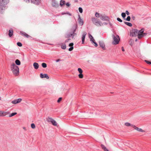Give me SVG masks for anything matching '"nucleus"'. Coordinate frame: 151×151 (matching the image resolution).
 <instances>
[{
    "label": "nucleus",
    "instance_id": "obj_1",
    "mask_svg": "<svg viewBox=\"0 0 151 151\" xmlns=\"http://www.w3.org/2000/svg\"><path fill=\"white\" fill-rule=\"evenodd\" d=\"M9 2V0H0V13L3 14L4 13L6 5Z\"/></svg>",
    "mask_w": 151,
    "mask_h": 151
},
{
    "label": "nucleus",
    "instance_id": "obj_2",
    "mask_svg": "<svg viewBox=\"0 0 151 151\" xmlns=\"http://www.w3.org/2000/svg\"><path fill=\"white\" fill-rule=\"evenodd\" d=\"M11 70L15 76H17L19 74V68L18 66L14 63H13L11 65Z\"/></svg>",
    "mask_w": 151,
    "mask_h": 151
},
{
    "label": "nucleus",
    "instance_id": "obj_3",
    "mask_svg": "<svg viewBox=\"0 0 151 151\" xmlns=\"http://www.w3.org/2000/svg\"><path fill=\"white\" fill-rule=\"evenodd\" d=\"M112 37L113 39V44L114 45H116L119 43L120 40L119 36L117 35H113Z\"/></svg>",
    "mask_w": 151,
    "mask_h": 151
},
{
    "label": "nucleus",
    "instance_id": "obj_4",
    "mask_svg": "<svg viewBox=\"0 0 151 151\" xmlns=\"http://www.w3.org/2000/svg\"><path fill=\"white\" fill-rule=\"evenodd\" d=\"M140 30H138L137 29H134L132 30V32L131 33V35L132 36H137L138 38V35L139 34H140Z\"/></svg>",
    "mask_w": 151,
    "mask_h": 151
},
{
    "label": "nucleus",
    "instance_id": "obj_5",
    "mask_svg": "<svg viewBox=\"0 0 151 151\" xmlns=\"http://www.w3.org/2000/svg\"><path fill=\"white\" fill-rule=\"evenodd\" d=\"M46 119L47 122H51L53 125L54 126H57L58 124L57 122L52 118L48 117L47 118H46Z\"/></svg>",
    "mask_w": 151,
    "mask_h": 151
},
{
    "label": "nucleus",
    "instance_id": "obj_6",
    "mask_svg": "<svg viewBox=\"0 0 151 151\" xmlns=\"http://www.w3.org/2000/svg\"><path fill=\"white\" fill-rule=\"evenodd\" d=\"M144 29L142 28L140 30V32L139 33V34L138 35V38L140 39L141 38L143 37L144 36H146L147 35V33H143L144 31Z\"/></svg>",
    "mask_w": 151,
    "mask_h": 151
},
{
    "label": "nucleus",
    "instance_id": "obj_7",
    "mask_svg": "<svg viewBox=\"0 0 151 151\" xmlns=\"http://www.w3.org/2000/svg\"><path fill=\"white\" fill-rule=\"evenodd\" d=\"M100 18L102 21H109V18L107 16L102 14H100Z\"/></svg>",
    "mask_w": 151,
    "mask_h": 151
},
{
    "label": "nucleus",
    "instance_id": "obj_8",
    "mask_svg": "<svg viewBox=\"0 0 151 151\" xmlns=\"http://www.w3.org/2000/svg\"><path fill=\"white\" fill-rule=\"evenodd\" d=\"M78 22L79 24L80 25L82 26L83 25L84 23V21L83 19L81 18L80 15L79 14H78Z\"/></svg>",
    "mask_w": 151,
    "mask_h": 151
},
{
    "label": "nucleus",
    "instance_id": "obj_9",
    "mask_svg": "<svg viewBox=\"0 0 151 151\" xmlns=\"http://www.w3.org/2000/svg\"><path fill=\"white\" fill-rule=\"evenodd\" d=\"M52 5L53 7L55 8H57L59 6L58 4L55 0H52Z\"/></svg>",
    "mask_w": 151,
    "mask_h": 151
},
{
    "label": "nucleus",
    "instance_id": "obj_10",
    "mask_svg": "<svg viewBox=\"0 0 151 151\" xmlns=\"http://www.w3.org/2000/svg\"><path fill=\"white\" fill-rule=\"evenodd\" d=\"M31 2L35 4L38 5L41 2V0H31Z\"/></svg>",
    "mask_w": 151,
    "mask_h": 151
},
{
    "label": "nucleus",
    "instance_id": "obj_11",
    "mask_svg": "<svg viewBox=\"0 0 151 151\" xmlns=\"http://www.w3.org/2000/svg\"><path fill=\"white\" fill-rule=\"evenodd\" d=\"M78 71L80 73L78 75L79 78H82L83 77V75L82 74V70L81 68H78Z\"/></svg>",
    "mask_w": 151,
    "mask_h": 151
},
{
    "label": "nucleus",
    "instance_id": "obj_12",
    "mask_svg": "<svg viewBox=\"0 0 151 151\" xmlns=\"http://www.w3.org/2000/svg\"><path fill=\"white\" fill-rule=\"evenodd\" d=\"M40 77L41 78H46L47 79H48L49 78V77L46 74H43L41 73L40 74Z\"/></svg>",
    "mask_w": 151,
    "mask_h": 151
},
{
    "label": "nucleus",
    "instance_id": "obj_13",
    "mask_svg": "<svg viewBox=\"0 0 151 151\" xmlns=\"http://www.w3.org/2000/svg\"><path fill=\"white\" fill-rule=\"evenodd\" d=\"M132 127L134 129H136L137 131L140 132H144V131L141 128H138V127H136L135 125H132Z\"/></svg>",
    "mask_w": 151,
    "mask_h": 151
},
{
    "label": "nucleus",
    "instance_id": "obj_14",
    "mask_svg": "<svg viewBox=\"0 0 151 151\" xmlns=\"http://www.w3.org/2000/svg\"><path fill=\"white\" fill-rule=\"evenodd\" d=\"M22 99H15L12 101V103L13 104H16L20 102Z\"/></svg>",
    "mask_w": 151,
    "mask_h": 151
},
{
    "label": "nucleus",
    "instance_id": "obj_15",
    "mask_svg": "<svg viewBox=\"0 0 151 151\" xmlns=\"http://www.w3.org/2000/svg\"><path fill=\"white\" fill-rule=\"evenodd\" d=\"M100 46L104 50L105 49V45L103 42L99 41V42Z\"/></svg>",
    "mask_w": 151,
    "mask_h": 151
},
{
    "label": "nucleus",
    "instance_id": "obj_16",
    "mask_svg": "<svg viewBox=\"0 0 151 151\" xmlns=\"http://www.w3.org/2000/svg\"><path fill=\"white\" fill-rule=\"evenodd\" d=\"M86 32H84L83 33V34H82V44L84 43L85 37L86 35Z\"/></svg>",
    "mask_w": 151,
    "mask_h": 151
},
{
    "label": "nucleus",
    "instance_id": "obj_17",
    "mask_svg": "<svg viewBox=\"0 0 151 151\" xmlns=\"http://www.w3.org/2000/svg\"><path fill=\"white\" fill-rule=\"evenodd\" d=\"M88 37L90 39V40L91 42L92 43L95 41V40L94 38H93V37L90 34H88Z\"/></svg>",
    "mask_w": 151,
    "mask_h": 151
},
{
    "label": "nucleus",
    "instance_id": "obj_18",
    "mask_svg": "<svg viewBox=\"0 0 151 151\" xmlns=\"http://www.w3.org/2000/svg\"><path fill=\"white\" fill-rule=\"evenodd\" d=\"M73 43H70L69 44V46H71L70 48H69L68 50L69 51H72L73 49Z\"/></svg>",
    "mask_w": 151,
    "mask_h": 151
},
{
    "label": "nucleus",
    "instance_id": "obj_19",
    "mask_svg": "<svg viewBox=\"0 0 151 151\" xmlns=\"http://www.w3.org/2000/svg\"><path fill=\"white\" fill-rule=\"evenodd\" d=\"M33 65L35 69H37L39 68V65L37 63H33Z\"/></svg>",
    "mask_w": 151,
    "mask_h": 151
},
{
    "label": "nucleus",
    "instance_id": "obj_20",
    "mask_svg": "<svg viewBox=\"0 0 151 151\" xmlns=\"http://www.w3.org/2000/svg\"><path fill=\"white\" fill-rule=\"evenodd\" d=\"M98 19L94 17L92 18L91 19L92 22L94 24H96V23L98 21Z\"/></svg>",
    "mask_w": 151,
    "mask_h": 151
},
{
    "label": "nucleus",
    "instance_id": "obj_21",
    "mask_svg": "<svg viewBox=\"0 0 151 151\" xmlns=\"http://www.w3.org/2000/svg\"><path fill=\"white\" fill-rule=\"evenodd\" d=\"M101 22L99 20L96 23L95 25L97 26H101Z\"/></svg>",
    "mask_w": 151,
    "mask_h": 151
},
{
    "label": "nucleus",
    "instance_id": "obj_22",
    "mask_svg": "<svg viewBox=\"0 0 151 151\" xmlns=\"http://www.w3.org/2000/svg\"><path fill=\"white\" fill-rule=\"evenodd\" d=\"M13 31L12 29L9 30V37H11L13 34Z\"/></svg>",
    "mask_w": 151,
    "mask_h": 151
},
{
    "label": "nucleus",
    "instance_id": "obj_23",
    "mask_svg": "<svg viewBox=\"0 0 151 151\" xmlns=\"http://www.w3.org/2000/svg\"><path fill=\"white\" fill-rule=\"evenodd\" d=\"M101 146L104 151H109L106 147L103 145L101 144Z\"/></svg>",
    "mask_w": 151,
    "mask_h": 151
},
{
    "label": "nucleus",
    "instance_id": "obj_24",
    "mask_svg": "<svg viewBox=\"0 0 151 151\" xmlns=\"http://www.w3.org/2000/svg\"><path fill=\"white\" fill-rule=\"evenodd\" d=\"M8 113L2 111H0V116H4L6 115V114Z\"/></svg>",
    "mask_w": 151,
    "mask_h": 151
},
{
    "label": "nucleus",
    "instance_id": "obj_25",
    "mask_svg": "<svg viewBox=\"0 0 151 151\" xmlns=\"http://www.w3.org/2000/svg\"><path fill=\"white\" fill-rule=\"evenodd\" d=\"M15 63L17 65H20L21 64V62L18 59H17L15 60Z\"/></svg>",
    "mask_w": 151,
    "mask_h": 151
},
{
    "label": "nucleus",
    "instance_id": "obj_26",
    "mask_svg": "<svg viewBox=\"0 0 151 151\" xmlns=\"http://www.w3.org/2000/svg\"><path fill=\"white\" fill-rule=\"evenodd\" d=\"M76 31V29H73V32H72L69 35H68V37H71L72 36H73V35H74L75 34V33H74V32H75ZM73 36H74V35H73Z\"/></svg>",
    "mask_w": 151,
    "mask_h": 151
},
{
    "label": "nucleus",
    "instance_id": "obj_27",
    "mask_svg": "<svg viewBox=\"0 0 151 151\" xmlns=\"http://www.w3.org/2000/svg\"><path fill=\"white\" fill-rule=\"evenodd\" d=\"M124 23L129 27H131L132 26V24L130 22H124Z\"/></svg>",
    "mask_w": 151,
    "mask_h": 151
},
{
    "label": "nucleus",
    "instance_id": "obj_28",
    "mask_svg": "<svg viewBox=\"0 0 151 151\" xmlns=\"http://www.w3.org/2000/svg\"><path fill=\"white\" fill-rule=\"evenodd\" d=\"M65 1H64L61 0L60 1V5L61 6H63V5L65 4Z\"/></svg>",
    "mask_w": 151,
    "mask_h": 151
},
{
    "label": "nucleus",
    "instance_id": "obj_29",
    "mask_svg": "<svg viewBox=\"0 0 151 151\" xmlns=\"http://www.w3.org/2000/svg\"><path fill=\"white\" fill-rule=\"evenodd\" d=\"M62 45H61V48L63 49H65L66 48V46L65 44L62 43Z\"/></svg>",
    "mask_w": 151,
    "mask_h": 151
},
{
    "label": "nucleus",
    "instance_id": "obj_30",
    "mask_svg": "<svg viewBox=\"0 0 151 151\" xmlns=\"http://www.w3.org/2000/svg\"><path fill=\"white\" fill-rule=\"evenodd\" d=\"M43 68H46L47 67V65L46 63H42L41 64Z\"/></svg>",
    "mask_w": 151,
    "mask_h": 151
},
{
    "label": "nucleus",
    "instance_id": "obj_31",
    "mask_svg": "<svg viewBox=\"0 0 151 151\" xmlns=\"http://www.w3.org/2000/svg\"><path fill=\"white\" fill-rule=\"evenodd\" d=\"M121 15L122 17H123V19H125V17L126 16V14L125 13L123 12L121 14Z\"/></svg>",
    "mask_w": 151,
    "mask_h": 151
},
{
    "label": "nucleus",
    "instance_id": "obj_32",
    "mask_svg": "<svg viewBox=\"0 0 151 151\" xmlns=\"http://www.w3.org/2000/svg\"><path fill=\"white\" fill-rule=\"evenodd\" d=\"M125 125L127 126H131L132 127V125H133V124H131L130 123L128 122H126L125 123Z\"/></svg>",
    "mask_w": 151,
    "mask_h": 151
},
{
    "label": "nucleus",
    "instance_id": "obj_33",
    "mask_svg": "<svg viewBox=\"0 0 151 151\" xmlns=\"http://www.w3.org/2000/svg\"><path fill=\"white\" fill-rule=\"evenodd\" d=\"M100 15L99 13L97 12L96 13L95 16L97 18H99V17H100Z\"/></svg>",
    "mask_w": 151,
    "mask_h": 151
},
{
    "label": "nucleus",
    "instance_id": "obj_34",
    "mask_svg": "<svg viewBox=\"0 0 151 151\" xmlns=\"http://www.w3.org/2000/svg\"><path fill=\"white\" fill-rule=\"evenodd\" d=\"M130 17L129 16H128L126 19H124V20H126L128 21H130Z\"/></svg>",
    "mask_w": 151,
    "mask_h": 151
},
{
    "label": "nucleus",
    "instance_id": "obj_35",
    "mask_svg": "<svg viewBox=\"0 0 151 151\" xmlns=\"http://www.w3.org/2000/svg\"><path fill=\"white\" fill-rule=\"evenodd\" d=\"M17 114V113H16V112L12 113L9 116V117H12V116L16 115Z\"/></svg>",
    "mask_w": 151,
    "mask_h": 151
},
{
    "label": "nucleus",
    "instance_id": "obj_36",
    "mask_svg": "<svg viewBox=\"0 0 151 151\" xmlns=\"http://www.w3.org/2000/svg\"><path fill=\"white\" fill-rule=\"evenodd\" d=\"M68 14V15H70V16L71 15V14L70 13H69L68 12H66V13L62 12V15H64V14Z\"/></svg>",
    "mask_w": 151,
    "mask_h": 151
},
{
    "label": "nucleus",
    "instance_id": "obj_37",
    "mask_svg": "<svg viewBox=\"0 0 151 151\" xmlns=\"http://www.w3.org/2000/svg\"><path fill=\"white\" fill-rule=\"evenodd\" d=\"M78 10H79V12L81 13H82L83 11V10L82 8L81 7H79V9H78Z\"/></svg>",
    "mask_w": 151,
    "mask_h": 151
},
{
    "label": "nucleus",
    "instance_id": "obj_38",
    "mask_svg": "<svg viewBox=\"0 0 151 151\" xmlns=\"http://www.w3.org/2000/svg\"><path fill=\"white\" fill-rule=\"evenodd\" d=\"M17 45L19 47H21L22 46V44L19 42H18L17 43Z\"/></svg>",
    "mask_w": 151,
    "mask_h": 151
},
{
    "label": "nucleus",
    "instance_id": "obj_39",
    "mask_svg": "<svg viewBox=\"0 0 151 151\" xmlns=\"http://www.w3.org/2000/svg\"><path fill=\"white\" fill-rule=\"evenodd\" d=\"M31 127L32 129L35 128V124L33 123L32 124H31Z\"/></svg>",
    "mask_w": 151,
    "mask_h": 151
},
{
    "label": "nucleus",
    "instance_id": "obj_40",
    "mask_svg": "<svg viewBox=\"0 0 151 151\" xmlns=\"http://www.w3.org/2000/svg\"><path fill=\"white\" fill-rule=\"evenodd\" d=\"M92 43H94V45L95 47H96L98 46V44L97 43L95 42H93Z\"/></svg>",
    "mask_w": 151,
    "mask_h": 151
},
{
    "label": "nucleus",
    "instance_id": "obj_41",
    "mask_svg": "<svg viewBox=\"0 0 151 151\" xmlns=\"http://www.w3.org/2000/svg\"><path fill=\"white\" fill-rule=\"evenodd\" d=\"M20 34L24 36V35L26 33L22 31H20Z\"/></svg>",
    "mask_w": 151,
    "mask_h": 151
},
{
    "label": "nucleus",
    "instance_id": "obj_42",
    "mask_svg": "<svg viewBox=\"0 0 151 151\" xmlns=\"http://www.w3.org/2000/svg\"><path fill=\"white\" fill-rule=\"evenodd\" d=\"M62 99V98L61 97L59 98L58 99V100L57 101V102L58 103L60 102L61 101Z\"/></svg>",
    "mask_w": 151,
    "mask_h": 151
},
{
    "label": "nucleus",
    "instance_id": "obj_43",
    "mask_svg": "<svg viewBox=\"0 0 151 151\" xmlns=\"http://www.w3.org/2000/svg\"><path fill=\"white\" fill-rule=\"evenodd\" d=\"M117 20L118 21L120 22H122V20L119 18H117Z\"/></svg>",
    "mask_w": 151,
    "mask_h": 151
},
{
    "label": "nucleus",
    "instance_id": "obj_44",
    "mask_svg": "<svg viewBox=\"0 0 151 151\" xmlns=\"http://www.w3.org/2000/svg\"><path fill=\"white\" fill-rule=\"evenodd\" d=\"M145 61L148 64H151V62L147 60H145Z\"/></svg>",
    "mask_w": 151,
    "mask_h": 151
},
{
    "label": "nucleus",
    "instance_id": "obj_45",
    "mask_svg": "<svg viewBox=\"0 0 151 151\" xmlns=\"http://www.w3.org/2000/svg\"><path fill=\"white\" fill-rule=\"evenodd\" d=\"M101 24H102V25H101V26H102L104 25H106L107 24V23H106V22H104L103 23H102L101 22Z\"/></svg>",
    "mask_w": 151,
    "mask_h": 151
},
{
    "label": "nucleus",
    "instance_id": "obj_46",
    "mask_svg": "<svg viewBox=\"0 0 151 151\" xmlns=\"http://www.w3.org/2000/svg\"><path fill=\"white\" fill-rule=\"evenodd\" d=\"M70 40V39H68L66 40H65V43L68 42Z\"/></svg>",
    "mask_w": 151,
    "mask_h": 151
},
{
    "label": "nucleus",
    "instance_id": "obj_47",
    "mask_svg": "<svg viewBox=\"0 0 151 151\" xmlns=\"http://www.w3.org/2000/svg\"><path fill=\"white\" fill-rule=\"evenodd\" d=\"M125 14L127 15H129V13L127 10H126L125 12Z\"/></svg>",
    "mask_w": 151,
    "mask_h": 151
},
{
    "label": "nucleus",
    "instance_id": "obj_48",
    "mask_svg": "<svg viewBox=\"0 0 151 151\" xmlns=\"http://www.w3.org/2000/svg\"><path fill=\"white\" fill-rule=\"evenodd\" d=\"M25 36L26 37H27V38H28L29 37V35H28V34H26V33L24 35V36Z\"/></svg>",
    "mask_w": 151,
    "mask_h": 151
},
{
    "label": "nucleus",
    "instance_id": "obj_49",
    "mask_svg": "<svg viewBox=\"0 0 151 151\" xmlns=\"http://www.w3.org/2000/svg\"><path fill=\"white\" fill-rule=\"evenodd\" d=\"M66 5L68 6H70V4L68 2L67 3H66Z\"/></svg>",
    "mask_w": 151,
    "mask_h": 151
},
{
    "label": "nucleus",
    "instance_id": "obj_50",
    "mask_svg": "<svg viewBox=\"0 0 151 151\" xmlns=\"http://www.w3.org/2000/svg\"><path fill=\"white\" fill-rule=\"evenodd\" d=\"M132 18L134 20L135 19V17L134 16H133V15L132 16Z\"/></svg>",
    "mask_w": 151,
    "mask_h": 151
},
{
    "label": "nucleus",
    "instance_id": "obj_51",
    "mask_svg": "<svg viewBox=\"0 0 151 151\" xmlns=\"http://www.w3.org/2000/svg\"><path fill=\"white\" fill-rule=\"evenodd\" d=\"M27 3H29V0H24Z\"/></svg>",
    "mask_w": 151,
    "mask_h": 151
},
{
    "label": "nucleus",
    "instance_id": "obj_52",
    "mask_svg": "<svg viewBox=\"0 0 151 151\" xmlns=\"http://www.w3.org/2000/svg\"><path fill=\"white\" fill-rule=\"evenodd\" d=\"M122 51H124V48L123 47H122Z\"/></svg>",
    "mask_w": 151,
    "mask_h": 151
},
{
    "label": "nucleus",
    "instance_id": "obj_53",
    "mask_svg": "<svg viewBox=\"0 0 151 151\" xmlns=\"http://www.w3.org/2000/svg\"><path fill=\"white\" fill-rule=\"evenodd\" d=\"M60 60V59H58L56 60V62H58Z\"/></svg>",
    "mask_w": 151,
    "mask_h": 151
},
{
    "label": "nucleus",
    "instance_id": "obj_54",
    "mask_svg": "<svg viewBox=\"0 0 151 151\" xmlns=\"http://www.w3.org/2000/svg\"><path fill=\"white\" fill-rule=\"evenodd\" d=\"M109 24L111 26L112 25H111V24L110 23H109Z\"/></svg>",
    "mask_w": 151,
    "mask_h": 151
},
{
    "label": "nucleus",
    "instance_id": "obj_55",
    "mask_svg": "<svg viewBox=\"0 0 151 151\" xmlns=\"http://www.w3.org/2000/svg\"><path fill=\"white\" fill-rule=\"evenodd\" d=\"M76 29L77 27V25L76 24Z\"/></svg>",
    "mask_w": 151,
    "mask_h": 151
},
{
    "label": "nucleus",
    "instance_id": "obj_56",
    "mask_svg": "<svg viewBox=\"0 0 151 151\" xmlns=\"http://www.w3.org/2000/svg\"><path fill=\"white\" fill-rule=\"evenodd\" d=\"M135 41H137V39H136L135 40Z\"/></svg>",
    "mask_w": 151,
    "mask_h": 151
},
{
    "label": "nucleus",
    "instance_id": "obj_57",
    "mask_svg": "<svg viewBox=\"0 0 151 151\" xmlns=\"http://www.w3.org/2000/svg\"><path fill=\"white\" fill-rule=\"evenodd\" d=\"M1 100V97H0V100Z\"/></svg>",
    "mask_w": 151,
    "mask_h": 151
},
{
    "label": "nucleus",
    "instance_id": "obj_58",
    "mask_svg": "<svg viewBox=\"0 0 151 151\" xmlns=\"http://www.w3.org/2000/svg\"><path fill=\"white\" fill-rule=\"evenodd\" d=\"M130 45H132V43H131V44H130Z\"/></svg>",
    "mask_w": 151,
    "mask_h": 151
},
{
    "label": "nucleus",
    "instance_id": "obj_59",
    "mask_svg": "<svg viewBox=\"0 0 151 151\" xmlns=\"http://www.w3.org/2000/svg\"><path fill=\"white\" fill-rule=\"evenodd\" d=\"M24 129H25V128L24 127L23 128Z\"/></svg>",
    "mask_w": 151,
    "mask_h": 151
}]
</instances>
